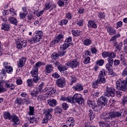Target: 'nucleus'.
Here are the masks:
<instances>
[{
    "label": "nucleus",
    "instance_id": "obj_1",
    "mask_svg": "<svg viewBox=\"0 0 127 127\" xmlns=\"http://www.w3.org/2000/svg\"><path fill=\"white\" fill-rule=\"evenodd\" d=\"M102 56L104 58L108 57L107 61L108 63L106 64L105 67L106 70L108 71H112V68H113V63L114 62V59L113 58H116V53L111 52H104L102 53Z\"/></svg>",
    "mask_w": 127,
    "mask_h": 127
},
{
    "label": "nucleus",
    "instance_id": "obj_2",
    "mask_svg": "<svg viewBox=\"0 0 127 127\" xmlns=\"http://www.w3.org/2000/svg\"><path fill=\"white\" fill-rule=\"evenodd\" d=\"M105 76H106V71H105V69H103L100 71L97 79L92 83V86L94 88H96L99 84H104L106 83Z\"/></svg>",
    "mask_w": 127,
    "mask_h": 127
},
{
    "label": "nucleus",
    "instance_id": "obj_3",
    "mask_svg": "<svg viewBox=\"0 0 127 127\" xmlns=\"http://www.w3.org/2000/svg\"><path fill=\"white\" fill-rule=\"evenodd\" d=\"M84 102L85 100L83 98V96L79 93L74 94L72 98H71V103H73L74 104L78 103L79 106L84 105Z\"/></svg>",
    "mask_w": 127,
    "mask_h": 127
},
{
    "label": "nucleus",
    "instance_id": "obj_4",
    "mask_svg": "<svg viewBox=\"0 0 127 127\" xmlns=\"http://www.w3.org/2000/svg\"><path fill=\"white\" fill-rule=\"evenodd\" d=\"M104 95L107 97H114L116 96V90L114 87L106 86V92H104Z\"/></svg>",
    "mask_w": 127,
    "mask_h": 127
},
{
    "label": "nucleus",
    "instance_id": "obj_5",
    "mask_svg": "<svg viewBox=\"0 0 127 127\" xmlns=\"http://www.w3.org/2000/svg\"><path fill=\"white\" fill-rule=\"evenodd\" d=\"M8 64L7 63H3V66L4 68L2 69L0 73L2 75H5L7 73H11L13 70L12 67L10 65H8Z\"/></svg>",
    "mask_w": 127,
    "mask_h": 127
},
{
    "label": "nucleus",
    "instance_id": "obj_6",
    "mask_svg": "<svg viewBox=\"0 0 127 127\" xmlns=\"http://www.w3.org/2000/svg\"><path fill=\"white\" fill-rule=\"evenodd\" d=\"M107 96L105 95L104 94L103 96H102L98 100L97 103L98 105L103 106V107H107L108 106V98Z\"/></svg>",
    "mask_w": 127,
    "mask_h": 127
},
{
    "label": "nucleus",
    "instance_id": "obj_7",
    "mask_svg": "<svg viewBox=\"0 0 127 127\" xmlns=\"http://www.w3.org/2000/svg\"><path fill=\"white\" fill-rule=\"evenodd\" d=\"M63 38H64V35L62 34H59L56 37V39L51 42L52 45H55L57 43H61L63 40Z\"/></svg>",
    "mask_w": 127,
    "mask_h": 127
},
{
    "label": "nucleus",
    "instance_id": "obj_8",
    "mask_svg": "<svg viewBox=\"0 0 127 127\" xmlns=\"http://www.w3.org/2000/svg\"><path fill=\"white\" fill-rule=\"evenodd\" d=\"M56 84L58 87L60 88H64L66 85V81L64 77H61L56 81Z\"/></svg>",
    "mask_w": 127,
    "mask_h": 127
},
{
    "label": "nucleus",
    "instance_id": "obj_9",
    "mask_svg": "<svg viewBox=\"0 0 127 127\" xmlns=\"http://www.w3.org/2000/svg\"><path fill=\"white\" fill-rule=\"evenodd\" d=\"M67 62L69 67L72 68V69H74V68H77V67L80 65V63L78 62V60L77 59H75L72 61Z\"/></svg>",
    "mask_w": 127,
    "mask_h": 127
},
{
    "label": "nucleus",
    "instance_id": "obj_10",
    "mask_svg": "<svg viewBox=\"0 0 127 127\" xmlns=\"http://www.w3.org/2000/svg\"><path fill=\"white\" fill-rule=\"evenodd\" d=\"M69 63L67 62V63L65 64L64 65H61L58 66V69L61 73H62V72H64L66 71V70H68L69 69Z\"/></svg>",
    "mask_w": 127,
    "mask_h": 127
},
{
    "label": "nucleus",
    "instance_id": "obj_11",
    "mask_svg": "<svg viewBox=\"0 0 127 127\" xmlns=\"http://www.w3.org/2000/svg\"><path fill=\"white\" fill-rule=\"evenodd\" d=\"M52 119V115L49 112H46L44 118L43 119L42 124H47L48 123V120Z\"/></svg>",
    "mask_w": 127,
    "mask_h": 127
},
{
    "label": "nucleus",
    "instance_id": "obj_12",
    "mask_svg": "<svg viewBox=\"0 0 127 127\" xmlns=\"http://www.w3.org/2000/svg\"><path fill=\"white\" fill-rule=\"evenodd\" d=\"M35 38L36 39V41H40V39L42 38L43 36V32L42 31H36L35 32Z\"/></svg>",
    "mask_w": 127,
    "mask_h": 127
},
{
    "label": "nucleus",
    "instance_id": "obj_13",
    "mask_svg": "<svg viewBox=\"0 0 127 127\" xmlns=\"http://www.w3.org/2000/svg\"><path fill=\"white\" fill-rule=\"evenodd\" d=\"M45 72H46V74H50L52 71H53V66L52 64H46L45 66Z\"/></svg>",
    "mask_w": 127,
    "mask_h": 127
},
{
    "label": "nucleus",
    "instance_id": "obj_14",
    "mask_svg": "<svg viewBox=\"0 0 127 127\" xmlns=\"http://www.w3.org/2000/svg\"><path fill=\"white\" fill-rule=\"evenodd\" d=\"M25 62H26V58L23 57L21 58L19 62H17V66L19 68H22L25 65Z\"/></svg>",
    "mask_w": 127,
    "mask_h": 127
},
{
    "label": "nucleus",
    "instance_id": "obj_15",
    "mask_svg": "<svg viewBox=\"0 0 127 127\" xmlns=\"http://www.w3.org/2000/svg\"><path fill=\"white\" fill-rule=\"evenodd\" d=\"M44 91L45 92H47V93H50L48 94V95H55V93L56 92V90L54 88H52V87H46L44 89Z\"/></svg>",
    "mask_w": 127,
    "mask_h": 127
},
{
    "label": "nucleus",
    "instance_id": "obj_16",
    "mask_svg": "<svg viewBox=\"0 0 127 127\" xmlns=\"http://www.w3.org/2000/svg\"><path fill=\"white\" fill-rule=\"evenodd\" d=\"M1 29L4 31H8L10 29V26L8 23H3L1 24Z\"/></svg>",
    "mask_w": 127,
    "mask_h": 127
},
{
    "label": "nucleus",
    "instance_id": "obj_17",
    "mask_svg": "<svg viewBox=\"0 0 127 127\" xmlns=\"http://www.w3.org/2000/svg\"><path fill=\"white\" fill-rule=\"evenodd\" d=\"M121 114L120 112H112L109 113L108 118L109 120H112V119H115L117 117H121Z\"/></svg>",
    "mask_w": 127,
    "mask_h": 127
},
{
    "label": "nucleus",
    "instance_id": "obj_18",
    "mask_svg": "<svg viewBox=\"0 0 127 127\" xmlns=\"http://www.w3.org/2000/svg\"><path fill=\"white\" fill-rule=\"evenodd\" d=\"M11 122L14 123L13 126H14V125H18V124H19V122L18 121L19 119H18V117L14 114H12L11 115Z\"/></svg>",
    "mask_w": 127,
    "mask_h": 127
},
{
    "label": "nucleus",
    "instance_id": "obj_19",
    "mask_svg": "<svg viewBox=\"0 0 127 127\" xmlns=\"http://www.w3.org/2000/svg\"><path fill=\"white\" fill-rule=\"evenodd\" d=\"M51 6H52V2H51V1L49 0H47L45 3L44 10H48V9H50Z\"/></svg>",
    "mask_w": 127,
    "mask_h": 127
},
{
    "label": "nucleus",
    "instance_id": "obj_20",
    "mask_svg": "<svg viewBox=\"0 0 127 127\" xmlns=\"http://www.w3.org/2000/svg\"><path fill=\"white\" fill-rule=\"evenodd\" d=\"M71 33L72 35L75 37L81 36V35H83V32L80 30H72L71 31Z\"/></svg>",
    "mask_w": 127,
    "mask_h": 127
},
{
    "label": "nucleus",
    "instance_id": "obj_21",
    "mask_svg": "<svg viewBox=\"0 0 127 127\" xmlns=\"http://www.w3.org/2000/svg\"><path fill=\"white\" fill-rule=\"evenodd\" d=\"M120 36H121V35L118 33L116 35L112 36L110 41L111 42H112V41L113 44H114V45H116L117 44V39L118 38V37H120Z\"/></svg>",
    "mask_w": 127,
    "mask_h": 127
},
{
    "label": "nucleus",
    "instance_id": "obj_22",
    "mask_svg": "<svg viewBox=\"0 0 127 127\" xmlns=\"http://www.w3.org/2000/svg\"><path fill=\"white\" fill-rule=\"evenodd\" d=\"M31 77H37L38 76V69L37 68H34L33 67L32 70L30 72Z\"/></svg>",
    "mask_w": 127,
    "mask_h": 127
},
{
    "label": "nucleus",
    "instance_id": "obj_23",
    "mask_svg": "<svg viewBox=\"0 0 127 127\" xmlns=\"http://www.w3.org/2000/svg\"><path fill=\"white\" fill-rule=\"evenodd\" d=\"M48 104L50 107H55L57 105V101L55 99H49L48 100Z\"/></svg>",
    "mask_w": 127,
    "mask_h": 127
},
{
    "label": "nucleus",
    "instance_id": "obj_24",
    "mask_svg": "<svg viewBox=\"0 0 127 127\" xmlns=\"http://www.w3.org/2000/svg\"><path fill=\"white\" fill-rule=\"evenodd\" d=\"M73 89L74 90H75V91H77L78 92H80L84 90L83 86L80 84H77L75 86H74L73 87Z\"/></svg>",
    "mask_w": 127,
    "mask_h": 127
},
{
    "label": "nucleus",
    "instance_id": "obj_25",
    "mask_svg": "<svg viewBox=\"0 0 127 127\" xmlns=\"http://www.w3.org/2000/svg\"><path fill=\"white\" fill-rule=\"evenodd\" d=\"M88 26L92 28H97V24L94 21L89 20L88 21Z\"/></svg>",
    "mask_w": 127,
    "mask_h": 127
},
{
    "label": "nucleus",
    "instance_id": "obj_26",
    "mask_svg": "<svg viewBox=\"0 0 127 127\" xmlns=\"http://www.w3.org/2000/svg\"><path fill=\"white\" fill-rule=\"evenodd\" d=\"M8 20L10 21L11 24H14V25H17V20L14 18L13 17H11V16L9 17Z\"/></svg>",
    "mask_w": 127,
    "mask_h": 127
},
{
    "label": "nucleus",
    "instance_id": "obj_27",
    "mask_svg": "<svg viewBox=\"0 0 127 127\" xmlns=\"http://www.w3.org/2000/svg\"><path fill=\"white\" fill-rule=\"evenodd\" d=\"M5 88L7 89H11V90H14V85L9 82H5Z\"/></svg>",
    "mask_w": 127,
    "mask_h": 127
},
{
    "label": "nucleus",
    "instance_id": "obj_28",
    "mask_svg": "<svg viewBox=\"0 0 127 127\" xmlns=\"http://www.w3.org/2000/svg\"><path fill=\"white\" fill-rule=\"evenodd\" d=\"M15 104L16 105H18V106H21L22 104H23V99L22 98L18 97L15 100Z\"/></svg>",
    "mask_w": 127,
    "mask_h": 127
},
{
    "label": "nucleus",
    "instance_id": "obj_29",
    "mask_svg": "<svg viewBox=\"0 0 127 127\" xmlns=\"http://www.w3.org/2000/svg\"><path fill=\"white\" fill-rule=\"evenodd\" d=\"M107 31L110 35H114V34H116V30L112 27H108Z\"/></svg>",
    "mask_w": 127,
    "mask_h": 127
},
{
    "label": "nucleus",
    "instance_id": "obj_30",
    "mask_svg": "<svg viewBox=\"0 0 127 127\" xmlns=\"http://www.w3.org/2000/svg\"><path fill=\"white\" fill-rule=\"evenodd\" d=\"M46 64L41 62H37L34 66L33 68H34L35 69L37 68V70H38V68L39 67H41V66H42V65H46Z\"/></svg>",
    "mask_w": 127,
    "mask_h": 127
},
{
    "label": "nucleus",
    "instance_id": "obj_31",
    "mask_svg": "<svg viewBox=\"0 0 127 127\" xmlns=\"http://www.w3.org/2000/svg\"><path fill=\"white\" fill-rule=\"evenodd\" d=\"M88 104L89 106V107H91L94 110V108L97 106V104H98V102L97 101H88Z\"/></svg>",
    "mask_w": 127,
    "mask_h": 127
},
{
    "label": "nucleus",
    "instance_id": "obj_32",
    "mask_svg": "<svg viewBox=\"0 0 127 127\" xmlns=\"http://www.w3.org/2000/svg\"><path fill=\"white\" fill-rule=\"evenodd\" d=\"M3 117L5 120H11V115L9 112H5L3 114Z\"/></svg>",
    "mask_w": 127,
    "mask_h": 127
},
{
    "label": "nucleus",
    "instance_id": "obj_33",
    "mask_svg": "<svg viewBox=\"0 0 127 127\" xmlns=\"http://www.w3.org/2000/svg\"><path fill=\"white\" fill-rule=\"evenodd\" d=\"M115 47L116 48V50L115 51V52H117L121 50L122 48L123 47V43H120L119 45H115Z\"/></svg>",
    "mask_w": 127,
    "mask_h": 127
},
{
    "label": "nucleus",
    "instance_id": "obj_34",
    "mask_svg": "<svg viewBox=\"0 0 127 127\" xmlns=\"http://www.w3.org/2000/svg\"><path fill=\"white\" fill-rule=\"evenodd\" d=\"M92 43V40L89 39H86L84 40L83 44L85 45V46H89V45H91Z\"/></svg>",
    "mask_w": 127,
    "mask_h": 127
},
{
    "label": "nucleus",
    "instance_id": "obj_35",
    "mask_svg": "<svg viewBox=\"0 0 127 127\" xmlns=\"http://www.w3.org/2000/svg\"><path fill=\"white\" fill-rule=\"evenodd\" d=\"M69 44H70V43H65L62 46H61V50L66 51L67 48H68V47H69Z\"/></svg>",
    "mask_w": 127,
    "mask_h": 127
},
{
    "label": "nucleus",
    "instance_id": "obj_36",
    "mask_svg": "<svg viewBox=\"0 0 127 127\" xmlns=\"http://www.w3.org/2000/svg\"><path fill=\"white\" fill-rule=\"evenodd\" d=\"M67 2V0H60L58 2L59 6H64V4Z\"/></svg>",
    "mask_w": 127,
    "mask_h": 127
},
{
    "label": "nucleus",
    "instance_id": "obj_37",
    "mask_svg": "<svg viewBox=\"0 0 127 127\" xmlns=\"http://www.w3.org/2000/svg\"><path fill=\"white\" fill-rule=\"evenodd\" d=\"M28 42L31 43V44H33V43H35V42H38V41H36V39L35 37H32L31 38H28Z\"/></svg>",
    "mask_w": 127,
    "mask_h": 127
},
{
    "label": "nucleus",
    "instance_id": "obj_38",
    "mask_svg": "<svg viewBox=\"0 0 127 127\" xmlns=\"http://www.w3.org/2000/svg\"><path fill=\"white\" fill-rule=\"evenodd\" d=\"M33 83L34 82H33L32 78L28 79L27 80V85L28 87H33Z\"/></svg>",
    "mask_w": 127,
    "mask_h": 127
},
{
    "label": "nucleus",
    "instance_id": "obj_39",
    "mask_svg": "<svg viewBox=\"0 0 127 127\" xmlns=\"http://www.w3.org/2000/svg\"><path fill=\"white\" fill-rule=\"evenodd\" d=\"M103 106L101 105H99L98 106H96L94 108V109H93V111L94 112H99V111H101V110H102V109H103Z\"/></svg>",
    "mask_w": 127,
    "mask_h": 127
},
{
    "label": "nucleus",
    "instance_id": "obj_40",
    "mask_svg": "<svg viewBox=\"0 0 127 127\" xmlns=\"http://www.w3.org/2000/svg\"><path fill=\"white\" fill-rule=\"evenodd\" d=\"M61 101H63L64 102V101H67V102H68V103H71V99L66 97H64L63 96H61Z\"/></svg>",
    "mask_w": 127,
    "mask_h": 127
},
{
    "label": "nucleus",
    "instance_id": "obj_41",
    "mask_svg": "<svg viewBox=\"0 0 127 127\" xmlns=\"http://www.w3.org/2000/svg\"><path fill=\"white\" fill-rule=\"evenodd\" d=\"M28 116H30V120H34L35 121H36V118L32 116H34V112H29L28 113Z\"/></svg>",
    "mask_w": 127,
    "mask_h": 127
},
{
    "label": "nucleus",
    "instance_id": "obj_42",
    "mask_svg": "<svg viewBox=\"0 0 127 127\" xmlns=\"http://www.w3.org/2000/svg\"><path fill=\"white\" fill-rule=\"evenodd\" d=\"M68 23V20L64 19L61 20L60 25H66Z\"/></svg>",
    "mask_w": 127,
    "mask_h": 127
},
{
    "label": "nucleus",
    "instance_id": "obj_43",
    "mask_svg": "<svg viewBox=\"0 0 127 127\" xmlns=\"http://www.w3.org/2000/svg\"><path fill=\"white\" fill-rule=\"evenodd\" d=\"M58 53L60 57H63V56H65V55H66V51L62 50L61 51H59Z\"/></svg>",
    "mask_w": 127,
    "mask_h": 127
},
{
    "label": "nucleus",
    "instance_id": "obj_44",
    "mask_svg": "<svg viewBox=\"0 0 127 127\" xmlns=\"http://www.w3.org/2000/svg\"><path fill=\"white\" fill-rule=\"evenodd\" d=\"M44 11H45V10L43 9V10H41L40 12L35 11L34 13L36 14V16L38 17H39V16H41V15L43 14V12H44Z\"/></svg>",
    "mask_w": 127,
    "mask_h": 127
},
{
    "label": "nucleus",
    "instance_id": "obj_45",
    "mask_svg": "<svg viewBox=\"0 0 127 127\" xmlns=\"http://www.w3.org/2000/svg\"><path fill=\"white\" fill-rule=\"evenodd\" d=\"M42 92V90H41V89H40L38 88H37L36 90L34 91V93L37 95V97L38 96H40V95H41Z\"/></svg>",
    "mask_w": 127,
    "mask_h": 127
},
{
    "label": "nucleus",
    "instance_id": "obj_46",
    "mask_svg": "<svg viewBox=\"0 0 127 127\" xmlns=\"http://www.w3.org/2000/svg\"><path fill=\"white\" fill-rule=\"evenodd\" d=\"M33 77V78L31 79L33 83H38V81L40 80V77H39V76H34Z\"/></svg>",
    "mask_w": 127,
    "mask_h": 127
},
{
    "label": "nucleus",
    "instance_id": "obj_47",
    "mask_svg": "<svg viewBox=\"0 0 127 127\" xmlns=\"http://www.w3.org/2000/svg\"><path fill=\"white\" fill-rule=\"evenodd\" d=\"M89 116L90 121H93V119H95V112H90Z\"/></svg>",
    "mask_w": 127,
    "mask_h": 127
},
{
    "label": "nucleus",
    "instance_id": "obj_48",
    "mask_svg": "<svg viewBox=\"0 0 127 127\" xmlns=\"http://www.w3.org/2000/svg\"><path fill=\"white\" fill-rule=\"evenodd\" d=\"M70 78H71L70 79L71 83L70 85V86H72V85H73V83H76V81H77V79H76V77L74 76H71Z\"/></svg>",
    "mask_w": 127,
    "mask_h": 127
},
{
    "label": "nucleus",
    "instance_id": "obj_49",
    "mask_svg": "<svg viewBox=\"0 0 127 127\" xmlns=\"http://www.w3.org/2000/svg\"><path fill=\"white\" fill-rule=\"evenodd\" d=\"M90 60H91V58L89 57H85L84 58V60L83 61V63L84 64H89L90 62Z\"/></svg>",
    "mask_w": 127,
    "mask_h": 127
},
{
    "label": "nucleus",
    "instance_id": "obj_50",
    "mask_svg": "<svg viewBox=\"0 0 127 127\" xmlns=\"http://www.w3.org/2000/svg\"><path fill=\"white\" fill-rule=\"evenodd\" d=\"M105 63V61H104L103 60H99L97 61L96 64L97 65H98L99 66H103L104 65V64Z\"/></svg>",
    "mask_w": 127,
    "mask_h": 127
},
{
    "label": "nucleus",
    "instance_id": "obj_51",
    "mask_svg": "<svg viewBox=\"0 0 127 127\" xmlns=\"http://www.w3.org/2000/svg\"><path fill=\"white\" fill-rule=\"evenodd\" d=\"M26 15H27V14H25L22 12H20V13H19V16H20V18H21V19H24L25 18V17H26Z\"/></svg>",
    "mask_w": 127,
    "mask_h": 127
},
{
    "label": "nucleus",
    "instance_id": "obj_52",
    "mask_svg": "<svg viewBox=\"0 0 127 127\" xmlns=\"http://www.w3.org/2000/svg\"><path fill=\"white\" fill-rule=\"evenodd\" d=\"M52 57L53 59H58V58H59L60 56H59V54L58 53H53L52 55Z\"/></svg>",
    "mask_w": 127,
    "mask_h": 127
},
{
    "label": "nucleus",
    "instance_id": "obj_53",
    "mask_svg": "<svg viewBox=\"0 0 127 127\" xmlns=\"http://www.w3.org/2000/svg\"><path fill=\"white\" fill-rule=\"evenodd\" d=\"M66 18H67V19H72V13H66Z\"/></svg>",
    "mask_w": 127,
    "mask_h": 127
},
{
    "label": "nucleus",
    "instance_id": "obj_54",
    "mask_svg": "<svg viewBox=\"0 0 127 127\" xmlns=\"http://www.w3.org/2000/svg\"><path fill=\"white\" fill-rule=\"evenodd\" d=\"M52 76L53 78H56V79H58L60 77V75L58 74V72H54Z\"/></svg>",
    "mask_w": 127,
    "mask_h": 127
},
{
    "label": "nucleus",
    "instance_id": "obj_55",
    "mask_svg": "<svg viewBox=\"0 0 127 127\" xmlns=\"http://www.w3.org/2000/svg\"><path fill=\"white\" fill-rule=\"evenodd\" d=\"M9 12L10 14H12V15L13 16V15H16V12L15 11H14V9L13 8H10L9 9Z\"/></svg>",
    "mask_w": 127,
    "mask_h": 127
},
{
    "label": "nucleus",
    "instance_id": "obj_56",
    "mask_svg": "<svg viewBox=\"0 0 127 127\" xmlns=\"http://www.w3.org/2000/svg\"><path fill=\"white\" fill-rule=\"evenodd\" d=\"M25 103L26 105H28L29 104H30V100H29L28 98L26 97L24 99L23 103Z\"/></svg>",
    "mask_w": 127,
    "mask_h": 127
},
{
    "label": "nucleus",
    "instance_id": "obj_57",
    "mask_svg": "<svg viewBox=\"0 0 127 127\" xmlns=\"http://www.w3.org/2000/svg\"><path fill=\"white\" fill-rule=\"evenodd\" d=\"M106 15H105V13H99L98 17L100 18H105Z\"/></svg>",
    "mask_w": 127,
    "mask_h": 127
},
{
    "label": "nucleus",
    "instance_id": "obj_58",
    "mask_svg": "<svg viewBox=\"0 0 127 127\" xmlns=\"http://www.w3.org/2000/svg\"><path fill=\"white\" fill-rule=\"evenodd\" d=\"M23 13H25V14H28V12L27 11V9L26 8V7H23L22 8Z\"/></svg>",
    "mask_w": 127,
    "mask_h": 127
},
{
    "label": "nucleus",
    "instance_id": "obj_59",
    "mask_svg": "<svg viewBox=\"0 0 127 127\" xmlns=\"http://www.w3.org/2000/svg\"><path fill=\"white\" fill-rule=\"evenodd\" d=\"M72 41V37H68L67 39H65V43H70Z\"/></svg>",
    "mask_w": 127,
    "mask_h": 127
},
{
    "label": "nucleus",
    "instance_id": "obj_60",
    "mask_svg": "<svg viewBox=\"0 0 127 127\" xmlns=\"http://www.w3.org/2000/svg\"><path fill=\"white\" fill-rule=\"evenodd\" d=\"M6 91V89L1 86V84L0 83V93H3Z\"/></svg>",
    "mask_w": 127,
    "mask_h": 127
},
{
    "label": "nucleus",
    "instance_id": "obj_61",
    "mask_svg": "<svg viewBox=\"0 0 127 127\" xmlns=\"http://www.w3.org/2000/svg\"><path fill=\"white\" fill-rule=\"evenodd\" d=\"M83 22H84V20L81 19L77 22V25H79V26H82L83 25Z\"/></svg>",
    "mask_w": 127,
    "mask_h": 127
},
{
    "label": "nucleus",
    "instance_id": "obj_62",
    "mask_svg": "<svg viewBox=\"0 0 127 127\" xmlns=\"http://www.w3.org/2000/svg\"><path fill=\"white\" fill-rule=\"evenodd\" d=\"M91 51L93 54H96L97 53V49L96 48H91Z\"/></svg>",
    "mask_w": 127,
    "mask_h": 127
},
{
    "label": "nucleus",
    "instance_id": "obj_63",
    "mask_svg": "<svg viewBox=\"0 0 127 127\" xmlns=\"http://www.w3.org/2000/svg\"><path fill=\"white\" fill-rule=\"evenodd\" d=\"M63 109L64 110V111H66L67 109H68V105H67L66 103H63Z\"/></svg>",
    "mask_w": 127,
    "mask_h": 127
},
{
    "label": "nucleus",
    "instance_id": "obj_64",
    "mask_svg": "<svg viewBox=\"0 0 127 127\" xmlns=\"http://www.w3.org/2000/svg\"><path fill=\"white\" fill-rule=\"evenodd\" d=\"M99 125L100 127H107V126H106V124H105L102 122H99Z\"/></svg>",
    "mask_w": 127,
    "mask_h": 127
}]
</instances>
